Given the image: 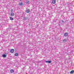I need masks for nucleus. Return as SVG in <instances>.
<instances>
[{"instance_id":"obj_14","label":"nucleus","mask_w":74,"mask_h":74,"mask_svg":"<svg viewBox=\"0 0 74 74\" xmlns=\"http://www.w3.org/2000/svg\"><path fill=\"white\" fill-rule=\"evenodd\" d=\"M63 41L64 42H67V39H64V40Z\"/></svg>"},{"instance_id":"obj_10","label":"nucleus","mask_w":74,"mask_h":74,"mask_svg":"<svg viewBox=\"0 0 74 74\" xmlns=\"http://www.w3.org/2000/svg\"><path fill=\"white\" fill-rule=\"evenodd\" d=\"M15 56H18V53H16L15 54Z\"/></svg>"},{"instance_id":"obj_2","label":"nucleus","mask_w":74,"mask_h":74,"mask_svg":"<svg viewBox=\"0 0 74 74\" xmlns=\"http://www.w3.org/2000/svg\"><path fill=\"white\" fill-rule=\"evenodd\" d=\"M45 63H51L52 62V61L51 60L47 61H45Z\"/></svg>"},{"instance_id":"obj_5","label":"nucleus","mask_w":74,"mask_h":74,"mask_svg":"<svg viewBox=\"0 0 74 74\" xmlns=\"http://www.w3.org/2000/svg\"><path fill=\"white\" fill-rule=\"evenodd\" d=\"M14 72V69H11L10 70V72L11 73H12Z\"/></svg>"},{"instance_id":"obj_8","label":"nucleus","mask_w":74,"mask_h":74,"mask_svg":"<svg viewBox=\"0 0 74 74\" xmlns=\"http://www.w3.org/2000/svg\"><path fill=\"white\" fill-rule=\"evenodd\" d=\"M52 3L53 4H55L56 3V1L55 0H53Z\"/></svg>"},{"instance_id":"obj_17","label":"nucleus","mask_w":74,"mask_h":74,"mask_svg":"<svg viewBox=\"0 0 74 74\" xmlns=\"http://www.w3.org/2000/svg\"><path fill=\"white\" fill-rule=\"evenodd\" d=\"M0 26H1L2 27V25H1V24H0Z\"/></svg>"},{"instance_id":"obj_13","label":"nucleus","mask_w":74,"mask_h":74,"mask_svg":"<svg viewBox=\"0 0 74 74\" xmlns=\"http://www.w3.org/2000/svg\"><path fill=\"white\" fill-rule=\"evenodd\" d=\"M10 20H14V18L12 17H10Z\"/></svg>"},{"instance_id":"obj_11","label":"nucleus","mask_w":74,"mask_h":74,"mask_svg":"<svg viewBox=\"0 0 74 74\" xmlns=\"http://www.w3.org/2000/svg\"><path fill=\"white\" fill-rule=\"evenodd\" d=\"M25 3H26V4H29V1H27L25 2Z\"/></svg>"},{"instance_id":"obj_7","label":"nucleus","mask_w":74,"mask_h":74,"mask_svg":"<svg viewBox=\"0 0 74 74\" xmlns=\"http://www.w3.org/2000/svg\"><path fill=\"white\" fill-rule=\"evenodd\" d=\"M10 15L11 16H14V13H12L10 14Z\"/></svg>"},{"instance_id":"obj_3","label":"nucleus","mask_w":74,"mask_h":74,"mask_svg":"<svg viewBox=\"0 0 74 74\" xmlns=\"http://www.w3.org/2000/svg\"><path fill=\"white\" fill-rule=\"evenodd\" d=\"M23 19L24 21H26V20H27V19H28V17H24Z\"/></svg>"},{"instance_id":"obj_18","label":"nucleus","mask_w":74,"mask_h":74,"mask_svg":"<svg viewBox=\"0 0 74 74\" xmlns=\"http://www.w3.org/2000/svg\"><path fill=\"white\" fill-rule=\"evenodd\" d=\"M62 22H63V23L64 22V21H63V20L62 21Z\"/></svg>"},{"instance_id":"obj_16","label":"nucleus","mask_w":74,"mask_h":74,"mask_svg":"<svg viewBox=\"0 0 74 74\" xmlns=\"http://www.w3.org/2000/svg\"><path fill=\"white\" fill-rule=\"evenodd\" d=\"M19 5H23V3H22V2L20 3L19 4Z\"/></svg>"},{"instance_id":"obj_12","label":"nucleus","mask_w":74,"mask_h":74,"mask_svg":"<svg viewBox=\"0 0 74 74\" xmlns=\"http://www.w3.org/2000/svg\"><path fill=\"white\" fill-rule=\"evenodd\" d=\"M74 72V71L73 70V71H71L70 72V73L71 74H73V73Z\"/></svg>"},{"instance_id":"obj_9","label":"nucleus","mask_w":74,"mask_h":74,"mask_svg":"<svg viewBox=\"0 0 74 74\" xmlns=\"http://www.w3.org/2000/svg\"><path fill=\"white\" fill-rule=\"evenodd\" d=\"M26 12L27 13H29L30 12V10L29 9L27 10Z\"/></svg>"},{"instance_id":"obj_4","label":"nucleus","mask_w":74,"mask_h":74,"mask_svg":"<svg viewBox=\"0 0 74 74\" xmlns=\"http://www.w3.org/2000/svg\"><path fill=\"white\" fill-rule=\"evenodd\" d=\"M14 49H12L10 50V52L11 53H14Z\"/></svg>"},{"instance_id":"obj_6","label":"nucleus","mask_w":74,"mask_h":74,"mask_svg":"<svg viewBox=\"0 0 74 74\" xmlns=\"http://www.w3.org/2000/svg\"><path fill=\"white\" fill-rule=\"evenodd\" d=\"M2 56L3 57V58H6L7 57V55H5V54H3L2 55Z\"/></svg>"},{"instance_id":"obj_1","label":"nucleus","mask_w":74,"mask_h":74,"mask_svg":"<svg viewBox=\"0 0 74 74\" xmlns=\"http://www.w3.org/2000/svg\"><path fill=\"white\" fill-rule=\"evenodd\" d=\"M64 37H67L68 36V33L66 32L64 34Z\"/></svg>"},{"instance_id":"obj_15","label":"nucleus","mask_w":74,"mask_h":74,"mask_svg":"<svg viewBox=\"0 0 74 74\" xmlns=\"http://www.w3.org/2000/svg\"><path fill=\"white\" fill-rule=\"evenodd\" d=\"M50 15V16L51 17V18H52V13H51L49 14Z\"/></svg>"}]
</instances>
